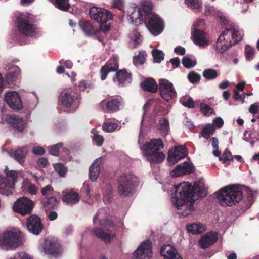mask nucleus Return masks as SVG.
Here are the masks:
<instances>
[{"mask_svg":"<svg viewBox=\"0 0 259 259\" xmlns=\"http://www.w3.org/2000/svg\"><path fill=\"white\" fill-rule=\"evenodd\" d=\"M206 194V189L202 183L195 182L192 186L188 182H183L175 187L171 201L178 209L182 210L181 214L187 217L194 211L195 202Z\"/></svg>","mask_w":259,"mask_h":259,"instance_id":"f257e3e1","label":"nucleus"},{"mask_svg":"<svg viewBox=\"0 0 259 259\" xmlns=\"http://www.w3.org/2000/svg\"><path fill=\"white\" fill-rule=\"evenodd\" d=\"M163 147L161 140L156 139L142 145L141 149L146 160L150 163L154 164L160 163L165 159V156L161 151Z\"/></svg>","mask_w":259,"mask_h":259,"instance_id":"f03ea898","label":"nucleus"},{"mask_svg":"<svg viewBox=\"0 0 259 259\" xmlns=\"http://www.w3.org/2000/svg\"><path fill=\"white\" fill-rule=\"evenodd\" d=\"M243 33L238 27L226 29L218 38L216 42V51L220 53L225 52L228 48L240 41Z\"/></svg>","mask_w":259,"mask_h":259,"instance_id":"7ed1b4c3","label":"nucleus"},{"mask_svg":"<svg viewBox=\"0 0 259 259\" xmlns=\"http://www.w3.org/2000/svg\"><path fill=\"white\" fill-rule=\"evenodd\" d=\"M103 210H101L98 212L93 218V223L95 225H99L101 227L95 228L94 233L98 238L106 242H109L112 239L115 235L111 232L113 230V224L109 220L102 219Z\"/></svg>","mask_w":259,"mask_h":259,"instance_id":"20e7f679","label":"nucleus"},{"mask_svg":"<svg viewBox=\"0 0 259 259\" xmlns=\"http://www.w3.org/2000/svg\"><path fill=\"white\" fill-rule=\"evenodd\" d=\"M242 198V192L236 186L222 189L218 193L217 199L222 206H232L239 203Z\"/></svg>","mask_w":259,"mask_h":259,"instance_id":"39448f33","label":"nucleus"},{"mask_svg":"<svg viewBox=\"0 0 259 259\" xmlns=\"http://www.w3.org/2000/svg\"><path fill=\"white\" fill-rule=\"evenodd\" d=\"M23 234L18 230L6 231L0 237V247L5 250H13L21 246L24 242Z\"/></svg>","mask_w":259,"mask_h":259,"instance_id":"423d86ee","label":"nucleus"},{"mask_svg":"<svg viewBox=\"0 0 259 259\" xmlns=\"http://www.w3.org/2000/svg\"><path fill=\"white\" fill-rule=\"evenodd\" d=\"M33 15L24 13L18 15L16 18V26L19 32L23 35L33 36L37 32V28L33 24Z\"/></svg>","mask_w":259,"mask_h":259,"instance_id":"0eeeda50","label":"nucleus"},{"mask_svg":"<svg viewBox=\"0 0 259 259\" xmlns=\"http://www.w3.org/2000/svg\"><path fill=\"white\" fill-rule=\"evenodd\" d=\"M118 183V192L120 195L125 196L132 194L139 184L138 178L131 173L122 175Z\"/></svg>","mask_w":259,"mask_h":259,"instance_id":"6e6552de","label":"nucleus"},{"mask_svg":"<svg viewBox=\"0 0 259 259\" xmlns=\"http://www.w3.org/2000/svg\"><path fill=\"white\" fill-rule=\"evenodd\" d=\"M6 178L0 177V193L9 195L14 190V185L17 182L18 172L11 170H6Z\"/></svg>","mask_w":259,"mask_h":259,"instance_id":"1a4fd4ad","label":"nucleus"},{"mask_svg":"<svg viewBox=\"0 0 259 259\" xmlns=\"http://www.w3.org/2000/svg\"><path fill=\"white\" fill-rule=\"evenodd\" d=\"M33 202L26 197H22L18 199L13 204L14 211L22 215L30 213L33 208Z\"/></svg>","mask_w":259,"mask_h":259,"instance_id":"9d476101","label":"nucleus"},{"mask_svg":"<svg viewBox=\"0 0 259 259\" xmlns=\"http://www.w3.org/2000/svg\"><path fill=\"white\" fill-rule=\"evenodd\" d=\"M89 14L92 19L99 23H105L112 18V15L109 11L95 6L90 8Z\"/></svg>","mask_w":259,"mask_h":259,"instance_id":"9b49d317","label":"nucleus"},{"mask_svg":"<svg viewBox=\"0 0 259 259\" xmlns=\"http://www.w3.org/2000/svg\"><path fill=\"white\" fill-rule=\"evenodd\" d=\"M159 91L161 97L168 101L177 96V92L173 84L166 79H161L159 81Z\"/></svg>","mask_w":259,"mask_h":259,"instance_id":"f8f14e48","label":"nucleus"},{"mask_svg":"<svg viewBox=\"0 0 259 259\" xmlns=\"http://www.w3.org/2000/svg\"><path fill=\"white\" fill-rule=\"evenodd\" d=\"M146 19H148L147 27L154 35H158L163 31V21L157 15L153 14Z\"/></svg>","mask_w":259,"mask_h":259,"instance_id":"ddd939ff","label":"nucleus"},{"mask_svg":"<svg viewBox=\"0 0 259 259\" xmlns=\"http://www.w3.org/2000/svg\"><path fill=\"white\" fill-rule=\"evenodd\" d=\"M152 254L151 242L146 240L134 251L133 259H152Z\"/></svg>","mask_w":259,"mask_h":259,"instance_id":"4468645a","label":"nucleus"},{"mask_svg":"<svg viewBox=\"0 0 259 259\" xmlns=\"http://www.w3.org/2000/svg\"><path fill=\"white\" fill-rule=\"evenodd\" d=\"M5 100L9 107L13 109L20 110L23 104L19 94L15 91L7 92L5 96Z\"/></svg>","mask_w":259,"mask_h":259,"instance_id":"2eb2a0df","label":"nucleus"},{"mask_svg":"<svg viewBox=\"0 0 259 259\" xmlns=\"http://www.w3.org/2000/svg\"><path fill=\"white\" fill-rule=\"evenodd\" d=\"M187 155V152L184 146L175 147L174 149L169 150L167 160L170 164H174Z\"/></svg>","mask_w":259,"mask_h":259,"instance_id":"dca6fc26","label":"nucleus"},{"mask_svg":"<svg viewBox=\"0 0 259 259\" xmlns=\"http://www.w3.org/2000/svg\"><path fill=\"white\" fill-rule=\"evenodd\" d=\"M127 16L131 22L137 25L141 24L144 20V15L138 6L133 4L127 10Z\"/></svg>","mask_w":259,"mask_h":259,"instance_id":"f3484780","label":"nucleus"},{"mask_svg":"<svg viewBox=\"0 0 259 259\" xmlns=\"http://www.w3.org/2000/svg\"><path fill=\"white\" fill-rule=\"evenodd\" d=\"M26 225L28 230L35 235L39 234L42 229L40 219L36 215H32L27 219Z\"/></svg>","mask_w":259,"mask_h":259,"instance_id":"a211bd4d","label":"nucleus"},{"mask_svg":"<svg viewBox=\"0 0 259 259\" xmlns=\"http://www.w3.org/2000/svg\"><path fill=\"white\" fill-rule=\"evenodd\" d=\"M5 120L13 128L19 132L22 131L26 126V123L23 119L14 114L6 115Z\"/></svg>","mask_w":259,"mask_h":259,"instance_id":"6ab92c4d","label":"nucleus"},{"mask_svg":"<svg viewBox=\"0 0 259 259\" xmlns=\"http://www.w3.org/2000/svg\"><path fill=\"white\" fill-rule=\"evenodd\" d=\"M193 171V167L191 164L188 162H184L178 165L170 172L172 177H177L182 175L188 174Z\"/></svg>","mask_w":259,"mask_h":259,"instance_id":"aec40b11","label":"nucleus"},{"mask_svg":"<svg viewBox=\"0 0 259 259\" xmlns=\"http://www.w3.org/2000/svg\"><path fill=\"white\" fill-rule=\"evenodd\" d=\"M121 101L117 98L104 99L100 103V106L103 110L109 111H117L119 109Z\"/></svg>","mask_w":259,"mask_h":259,"instance_id":"412c9836","label":"nucleus"},{"mask_svg":"<svg viewBox=\"0 0 259 259\" xmlns=\"http://www.w3.org/2000/svg\"><path fill=\"white\" fill-rule=\"evenodd\" d=\"M160 254L164 259H182L176 249L168 244L161 247Z\"/></svg>","mask_w":259,"mask_h":259,"instance_id":"4be33fe9","label":"nucleus"},{"mask_svg":"<svg viewBox=\"0 0 259 259\" xmlns=\"http://www.w3.org/2000/svg\"><path fill=\"white\" fill-rule=\"evenodd\" d=\"M118 69V65L117 61L114 59L110 60L101 68L100 75L101 80H105L109 72L115 71Z\"/></svg>","mask_w":259,"mask_h":259,"instance_id":"5701e85b","label":"nucleus"},{"mask_svg":"<svg viewBox=\"0 0 259 259\" xmlns=\"http://www.w3.org/2000/svg\"><path fill=\"white\" fill-rule=\"evenodd\" d=\"M192 38L194 42L200 47H203L208 44L205 33L197 28H194V30L192 31Z\"/></svg>","mask_w":259,"mask_h":259,"instance_id":"b1692460","label":"nucleus"},{"mask_svg":"<svg viewBox=\"0 0 259 259\" xmlns=\"http://www.w3.org/2000/svg\"><path fill=\"white\" fill-rule=\"evenodd\" d=\"M218 239L217 234L215 232H209L202 236L199 241V245L203 249L206 248L213 244Z\"/></svg>","mask_w":259,"mask_h":259,"instance_id":"393cba45","label":"nucleus"},{"mask_svg":"<svg viewBox=\"0 0 259 259\" xmlns=\"http://www.w3.org/2000/svg\"><path fill=\"white\" fill-rule=\"evenodd\" d=\"M46 253L57 257L61 254L62 250L59 243L56 241H49L44 248Z\"/></svg>","mask_w":259,"mask_h":259,"instance_id":"a878e982","label":"nucleus"},{"mask_svg":"<svg viewBox=\"0 0 259 259\" xmlns=\"http://www.w3.org/2000/svg\"><path fill=\"white\" fill-rule=\"evenodd\" d=\"M64 194L62 197V201L68 204H74L79 202L80 197L77 193L73 191H63Z\"/></svg>","mask_w":259,"mask_h":259,"instance_id":"bb28decb","label":"nucleus"},{"mask_svg":"<svg viewBox=\"0 0 259 259\" xmlns=\"http://www.w3.org/2000/svg\"><path fill=\"white\" fill-rule=\"evenodd\" d=\"M101 162V158L96 159L89 168L90 178L92 181L95 182L98 178L100 172V164Z\"/></svg>","mask_w":259,"mask_h":259,"instance_id":"cd10ccee","label":"nucleus"},{"mask_svg":"<svg viewBox=\"0 0 259 259\" xmlns=\"http://www.w3.org/2000/svg\"><path fill=\"white\" fill-rule=\"evenodd\" d=\"M114 82L118 81L119 84L130 83L132 81L131 74L125 70H121L116 73V77L113 78Z\"/></svg>","mask_w":259,"mask_h":259,"instance_id":"c85d7f7f","label":"nucleus"},{"mask_svg":"<svg viewBox=\"0 0 259 259\" xmlns=\"http://www.w3.org/2000/svg\"><path fill=\"white\" fill-rule=\"evenodd\" d=\"M28 152V148L27 146L20 147L15 151L14 158L19 164L22 165L25 162Z\"/></svg>","mask_w":259,"mask_h":259,"instance_id":"c756f323","label":"nucleus"},{"mask_svg":"<svg viewBox=\"0 0 259 259\" xmlns=\"http://www.w3.org/2000/svg\"><path fill=\"white\" fill-rule=\"evenodd\" d=\"M75 97L74 92L62 93L60 98L59 102L65 107H70L72 105Z\"/></svg>","mask_w":259,"mask_h":259,"instance_id":"7c9ffc66","label":"nucleus"},{"mask_svg":"<svg viewBox=\"0 0 259 259\" xmlns=\"http://www.w3.org/2000/svg\"><path fill=\"white\" fill-rule=\"evenodd\" d=\"M141 86L143 90L152 93L155 92L158 89L157 83L152 78H148L144 81L141 83Z\"/></svg>","mask_w":259,"mask_h":259,"instance_id":"2f4dec72","label":"nucleus"},{"mask_svg":"<svg viewBox=\"0 0 259 259\" xmlns=\"http://www.w3.org/2000/svg\"><path fill=\"white\" fill-rule=\"evenodd\" d=\"M139 7L140 8L141 11L145 18L149 17L150 15L154 14L152 12L153 5L150 1H145L142 2Z\"/></svg>","mask_w":259,"mask_h":259,"instance_id":"473e14b6","label":"nucleus"},{"mask_svg":"<svg viewBox=\"0 0 259 259\" xmlns=\"http://www.w3.org/2000/svg\"><path fill=\"white\" fill-rule=\"evenodd\" d=\"M42 203L44 208L46 210H49L53 209L56 206L58 201L55 197L51 196L44 199Z\"/></svg>","mask_w":259,"mask_h":259,"instance_id":"72a5a7b5","label":"nucleus"},{"mask_svg":"<svg viewBox=\"0 0 259 259\" xmlns=\"http://www.w3.org/2000/svg\"><path fill=\"white\" fill-rule=\"evenodd\" d=\"M22 188L23 191L28 192L31 195L36 194L38 190V188L34 184L27 180L23 182Z\"/></svg>","mask_w":259,"mask_h":259,"instance_id":"f704fd0d","label":"nucleus"},{"mask_svg":"<svg viewBox=\"0 0 259 259\" xmlns=\"http://www.w3.org/2000/svg\"><path fill=\"white\" fill-rule=\"evenodd\" d=\"M204 230L203 225L199 223H194L187 225V230L194 234L201 233Z\"/></svg>","mask_w":259,"mask_h":259,"instance_id":"c9c22d12","label":"nucleus"},{"mask_svg":"<svg viewBox=\"0 0 259 259\" xmlns=\"http://www.w3.org/2000/svg\"><path fill=\"white\" fill-rule=\"evenodd\" d=\"M80 27L86 35H91L96 32L92 25L89 22H82L80 24Z\"/></svg>","mask_w":259,"mask_h":259,"instance_id":"e433bc0d","label":"nucleus"},{"mask_svg":"<svg viewBox=\"0 0 259 259\" xmlns=\"http://www.w3.org/2000/svg\"><path fill=\"white\" fill-rule=\"evenodd\" d=\"M146 56V54L145 51H140L139 52V54L133 58L134 64L136 66L138 65H142L145 62Z\"/></svg>","mask_w":259,"mask_h":259,"instance_id":"4c0bfd02","label":"nucleus"},{"mask_svg":"<svg viewBox=\"0 0 259 259\" xmlns=\"http://www.w3.org/2000/svg\"><path fill=\"white\" fill-rule=\"evenodd\" d=\"M69 0H55V6L62 11H67L70 6Z\"/></svg>","mask_w":259,"mask_h":259,"instance_id":"58836bf2","label":"nucleus"},{"mask_svg":"<svg viewBox=\"0 0 259 259\" xmlns=\"http://www.w3.org/2000/svg\"><path fill=\"white\" fill-rule=\"evenodd\" d=\"M159 130L163 135H166L169 131V122L166 118L159 120Z\"/></svg>","mask_w":259,"mask_h":259,"instance_id":"ea45409f","label":"nucleus"},{"mask_svg":"<svg viewBox=\"0 0 259 259\" xmlns=\"http://www.w3.org/2000/svg\"><path fill=\"white\" fill-rule=\"evenodd\" d=\"M130 37L131 38V41H133L134 44V47H135L136 45L141 43L142 41V38L139 33L137 30H133L130 34Z\"/></svg>","mask_w":259,"mask_h":259,"instance_id":"a19ab883","label":"nucleus"},{"mask_svg":"<svg viewBox=\"0 0 259 259\" xmlns=\"http://www.w3.org/2000/svg\"><path fill=\"white\" fill-rule=\"evenodd\" d=\"M152 54L155 62L160 63L164 59V54L160 50L154 49L152 51Z\"/></svg>","mask_w":259,"mask_h":259,"instance_id":"79ce46f5","label":"nucleus"},{"mask_svg":"<svg viewBox=\"0 0 259 259\" xmlns=\"http://www.w3.org/2000/svg\"><path fill=\"white\" fill-rule=\"evenodd\" d=\"M185 3L189 8L193 9H200L202 6L201 0H185Z\"/></svg>","mask_w":259,"mask_h":259,"instance_id":"37998d69","label":"nucleus"},{"mask_svg":"<svg viewBox=\"0 0 259 259\" xmlns=\"http://www.w3.org/2000/svg\"><path fill=\"white\" fill-rule=\"evenodd\" d=\"M214 131L215 128L213 125L208 124L203 128L201 132V136L208 139L209 136L214 133Z\"/></svg>","mask_w":259,"mask_h":259,"instance_id":"c03bdc74","label":"nucleus"},{"mask_svg":"<svg viewBox=\"0 0 259 259\" xmlns=\"http://www.w3.org/2000/svg\"><path fill=\"white\" fill-rule=\"evenodd\" d=\"M203 76L208 79H212L218 76V73L216 70L212 69H205L203 72Z\"/></svg>","mask_w":259,"mask_h":259,"instance_id":"a18cd8bd","label":"nucleus"},{"mask_svg":"<svg viewBox=\"0 0 259 259\" xmlns=\"http://www.w3.org/2000/svg\"><path fill=\"white\" fill-rule=\"evenodd\" d=\"M118 125L116 123L106 122L104 123L102 125V129L107 132H113L117 129Z\"/></svg>","mask_w":259,"mask_h":259,"instance_id":"49530a36","label":"nucleus"},{"mask_svg":"<svg viewBox=\"0 0 259 259\" xmlns=\"http://www.w3.org/2000/svg\"><path fill=\"white\" fill-rule=\"evenodd\" d=\"M92 133L93 134L92 139L94 142L98 146H101L104 141V138L102 136L99 135L95 131L92 130Z\"/></svg>","mask_w":259,"mask_h":259,"instance_id":"de8ad7c7","label":"nucleus"},{"mask_svg":"<svg viewBox=\"0 0 259 259\" xmlns=\"http://www.w3.org/2000/svg\"><path fill=\"white\" fill-rule=\"evenodd\" d=\"M219 160L222 161L223 163H225L228 161H231L233 158L231 153L227 149L223 152L222 156H218Z\"/></svg>","mask_w":259,"mask_h":259,"instance_id":"09e8293b","label":"nucleus"},{"mask_svg":"<svg viewBox=\"0 0 259 259\" xmlns=\"http://www.w3.org/2000/svg\"><path fill=\"white\" fill-rule=\"evenodd\" d=\"M182 64L185 67L189 68L194 67L196 64V61L189 57H184L182 60Z\"/></svg>","mask_w":259,"mask_h":259,"instance_id":"8fccbe9b","label":"nucleus"},{"mask_svg":"<svg viewBox=\"0 0 259 259\" xmlns=\"http://www.w3.org/2000/svg\"><path fill=\"white\" fill-rule=\"evenodd\" d=\"M54 168L55 171L61 177H64L66 169L64 165L61 163H56L54 164Z\"/></svg>","mask_w":259,"mask_h":259,"instance_id":"3c124183","label":"nucleus"},{"mask_svg":"<svg viewBox=\"0 0 259 259\" xmlns=\"http://www.w3.org/2000/svg\"><path fill=\"white\" fill-rule=\"evenodd\" d=\"M188 78L190 82L194 83L199 81L200 75L196 72L191 71L188 75Z\"/></svg>","mask_w":259,"mask_h":259,"instance_id":"603ef678","label":"nucleus"},{"mask_svg":"<svg viewBox=\"0 0 259 259\" xmlns=\"http://www.w3.org/2000/svg\"><path fill=\"white\" fill-rule=\"evenodd\" d=\"M212 146L215 149L213 151L212 153L215 156H220L221 152L219 151V141L218 139L215 137H213L211 139Z\"/></svg>","mask_w":259,"mask_h":259,"instance_id":"864d4df0","label":"nucleus"},{"mask_svg":"<svg viewBox=\"0 0 259 259\" xmlns=\"http://www.w3.org/2000/svg\"><path fill=\"white\" fill-rule=\"evenodd\" d=\"M200 110L205 116L210 115L213 112V109L205 104H200Z\"/></svg>","mask_w":259,"mask_h":259,"instance_id":"5fc2aeb1","label":"nucleus"},{"mask_svg":"<svg viewBox=\"0 0 259 259\" xmlns=\"http://www.w3.org/2000/svg\"><path fill=\"white\" fill-rule=\"evenodd\" d=\"M63 144L62 143H59L57 144L51 146L50 150V153L54 156H58L59 154V149L62 147Z\"/></svg>","mask_w":259,"mask_h":259,"instance_id":"6e6d98bb","label":"nucleus"},{"mask_svg":"<svg viewBox=\"0 0 259 259\" xmlns=\"http://www.w3.org/2000/svg\"><path fill=\"white\" fill-rule=\"evenodd\" d=\"M111 7L122 11L124 8V2L123 0H115L112 4Z\"/></svg>","mask_w":259,"mask_h":259,"instance_id":"4d7b16f0","label":"nucleus"},{"mask_svg":"<svg viewBox=\"0 0 259 259\" xmlns=\"http://www.w3.org/2000/svg\"><path fill=\"white\" fill-rule=\"evenodd\" d=\"M254 54V49L249 45H246L245 47V54L247 59L249 60L252 59L253 57Z\"/></svg>","mask_w":259,"mask_h":259,"instance_id":"13d9d810","label":"nucleus"},{"mask_svg":"<svg viewBox=\"0 0 259 259\" xmlns=\"http://www.w3.org/2000/svg\"><path fill=\"white\" fill-rule=\"evenodd\" d=\"M53 191V189L51 185H47L41 189V193L43 196H46L51 193Z\"/></svg>","mask_w":259,"mask_h":259,"instance_id":"bf43d9fd","label":"nucleus"},{"mask_svg":"<svg viewBox=\"0 0 259 259\" xmlns=\"http://www.w3.org/2000/svg\"><path fill=\"white\" fill-rule=\"evenodd\" d=\"M14 259H31V256L24 252H20L17 253Z\"/></svg>","mask_w":259,"mask_h":259,"instance_id":"052dcab7","label":"nucleus"},{"mask_svg":"<svg viewBox=\"0 0 259 259\" xmlns=\"http://www.w3.org/2000/svg\"><path fill=\"white\" fill-rule=\"evenodd\" d=\"M259 110V103H255L251 105L249 108V111L252 114H256Z\"/></svg>","mask_w":259,"mask_h":259,"instance_id":"680f3d73","label":"nucleus"},{"mask_svg":"<svg viewBox=\"0 0 259 259\" xmlns=\"http://www.w3.org/2000/svg\"><path fill=\"white\" fill-rule=\"evenodd\" d=\"M48 163V162L47 160L44 158H40L37 161V164L40 168L46 167Z\"/></svg>","mask_w":259,"mask_h":259,"instance_id":"e2e57ef3","label":"nucleus"},{"mask_svg":"<svg viewBox=\"0 0 259 259\" xmlns=\"http://www.w3.org/2000/svg\"><path fill=\"white\" fill-rule=\"evenodd\" d=\"M33 153L35 155H42L45 153V150L41 147H34L33 149Z\"/></svg>","mask_w":259,"mask_h":259,"instance_id":"0e129e2a","label":"nucleus"},{"mask_svg":"<svg viewBox=\"0 0 259 259\" xmlns=\"http://www.w3.org/2000/svg\"><path fill=\"white\" fill-rule=\"evenodd\" d=\"M183 105L188 108H193L194 107V102L191 98H190L187 101L183 102Z\"/></svg>","mask_w":259,"mask_h":259,"instance_id":"69168bd1","label":"nucleus"},{"mask_svg":"<svg viewBox=\"0 0 259 259\" xmlns=\"http://www.w3.org/2000/svg\"><path fill=\"white\" fill-rule=\"evenodd\" d=\"M234 98L235 100H241L242 103L244 102V97L242 98V95L239 93V91L235 90L234 91Z\"/></svg>","mask_w":259,"mask_h":259,"instance_id":"338daca9","label":"nucleus"},{"mask_svg":"<svg viewBox=\"0 0 259 259\" xmlns=\"http://www.w3.org/2000/svg\"><path fill=\"white\" fill-rule=\"evenodd\" d=\"M174 51L176 53L181 55H183L185 53V48L181 46L176 47L174 49Z\"/></svg>","mask_w":259,"mask_h":259,"instance_id":"774afa93","label":"nucleus"}]
</instances>
